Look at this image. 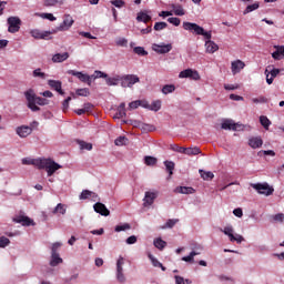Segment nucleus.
Returning <instances> with one entry per match:
<instances>
[{
  "label": "nucleus",
  "mask_w": 284,
  "mask_h": 284,
  "mask_svg": "<svg viewBox=\"0 0 284 284\" xmlns=\"http://www.w3.org/2000/svg\"><path fill=\"white\" fill-rule=\"evenodd\" d=\"M276 51L284 58V45H275Z\"/></svg>",
  "instance_id": "774afa93"
},
{
  "label": "nucleus",
  "mask_w": 284,
  "mask_h": 284,
  "mask_svg": "<svg viewBox=\"0 0 284 284\" xmlns=\"http://www.w3.org/2000/svg\"><path fill=\"white\" fill-rule=\"evenodd\" d=\"M265 74H266V83L268 85H272L274 83V79H276V77H278V74H281V70L272 69L271 71H268L266 69L265 70Z\"/></svg>",
  "instance_id": "ddd939ff"
},
{
  "label": "nucleus",
  "mask_w": 284,
  "mask_h": 284,
  "mask_svg": "<svg viewBox=\"0 0 284 284\" xmlns=\"http://www.w3.org/2000/svg\"><path fill=\"white\" fill-rule=\"evenodd\" d=\"M73 24L74 19H72L70 14H65L63 22L53 30H55V32H65V30H70V28H72Z\"/></svg>",
  "instance_id": "1a4fd4ad"
},
{
  "label": "nucleus",
  "mask_w": 284,
  "mask_h": 284,
  "mask_svg": "<svg viewBox=\"0 0 284 284\" xmlns=\"http://www.w3.org/2000/svg\"><path fill=\"white\" fill-rule=\"evenodd\" d=\"M133 52L135 54H139V57H148V51H145V49L143 47H135L133 49Z\"/></svg>",
  "instance_id": "ea45409f"
},
{
  "label": "nucleus",
  "mask_w": 284,
  "mask_h": 284,
  "mask_svg": "<svg viewBox=\"0 0 284 284\" xmlns=\"http://www.w3.org/2000/svg\"><path fill=\"white\" fill-rule=\"evenodd\" d=\"M17 134L20 135L21 139H26V136H30V134H32V128L20 126L17 129Z\"/></svg>",
  "instance_id": "4be33fe9"
},
{
  "label": "nucleus",
  "mask_w": 284,
  "mask_h": 284,
  "mask_svg": "<svg viewBox=\"0 0 284 284\" xmlns=\"http://www.w3.org/2000/svg\"><path fill=\"white\" fill-rule=\"evenodd\" d=\"M93 210L97 214H101V216H110V210H108V206L101 202H97L93 205Z\"/></svg>",
  "instance_id": "9b49d317"
},
{
  "label": "nucleus",
  "mask_w": 284,
  "mask_h": 284,
  "mask_svg": "<svg viewBox=\"0 0 284 284\" xmlns=\"http://www.w3.org/2000/svg\"><path fill=\"white\" fill-rule=\"evenodd\" d=\"M65 204L59 203L52 211V214H65Z\"/></svg>",
  "instance_id": "473e14b6"
},
{
  "label": "nucleus",
  "mask_w": 284,
  "mask_h": 284,
  "mask_svg": "<svg viewBox=\"0 0 284 284\" xmlns=\"http://www.w3.org/2000/svg\"><path fill=\"white\" fill-rule=\"evenodd\" d=\"M252 102L253 103H267V98H265V97L253 98Z\"/></svg>",
  "instance_id": "e2e57ef3"
},
{
  "label": "nucleus",
  "mask_w": 284,
  "mask_h": 284,
  "mask_svg": "<svg viewBox=\"0 0 284 284\" xmlns=\"http://www.w3.org/2000/svg\"><path fill=\"white\" fill-rule=\"evenodd\" d=\"M10 245V239L0 236V247H8Z\"/></svg>",
  "instance_id": "3c124183"
},
{
  "label": "nucleus",
  "mask_w": 284,
  "mask_h": 284,
  "mask_svg": "<svg viewBox=\"0 0 284 284\" xmlns=\"http://www.w3.org/2000/svg\"><path fill=\"white\" fill-rule=\"evenodd\" d=\"M197 154H201L199 146L186 148V156H197Z\"/></svg>",
  "instance_id": "a878e982"
},
{
  "label": "nucleus",
  "mask_w": 284,
  "mask_h": 284,
  "mask_svg": "<svg viewBox=\"0 0 284 284\" xmlns=\"http://www.w3.org/2000/svg\"><path fill=\"white\" fill-rule=\"evenodd\" d=\"M130 224L125 223L122 225H116L115 226V232H125V230H130Z\"/></svg>",
  "instance_id": "6e6d98bb"
},
{
  "label": "nucleus",
  "mask_w": 284,
  "mask_h": 284,
  "mask_svg": "<svg viewBox=\"0 0 284 284\" xmlns=\"http://www.w3.org/2000/svg\"><path fill=\"white\" fill-rule=\"evenodd\" d=\"M251 187H253V190H256V192H258V194H265V196H271V194H274V189L270 187L268 183L251 184Z\"/></svg>",
  "instance_id": "20e7f679"
},
{
  "label": "nucleus",
  "mask_w": 284,
  "mask_h": 284,
  "mask_svg": "<svg viewBox=\"0 0 284 284\" xmlns=\"http://www.w3.org/2000/svg\"><path fill=\"white\" fill-rule=\"evenodd\" d=\"M106 83L109 85H119V79H116V78H108L106 79Z\"/></svg>",
  "instance_id": "338daca9"
},
{
  "label": "nucleus",
  "mask_w": 284,
  "mask_h": 284,
  "mask_svg": "<svg viewBox=\"0 0 284 284\" xmlns=\"http://www.w3.org/2000/svg\"><path fill=\"white\" fill-rule=\"evenodd\" d=\"M70 59V53L64 52V53H55L52 57V62L53 63H63V61H68Z\"/></svg>",
  "instance_id": "6ab92c4d"
},
{
  "label": "nucleus",
  "mask_w": 284,
  "mask_h": 284,
  "mask_svg": "<svg viewBox=\"0 0 284 284\" xmlns=\"http://www.w3.org/2000/svg\"><path fill=\"white\" fill-rule=\"evenodd\" d=\"M68 74H71V77H77L79 81L82 83H88V85H92V75H88L83 72L75 71V70H69Z\"/></svg>",
  "instance_id": "0eeeda50"
},
{
  "label": "nucleus",
  "mask_w": 284,
  "mask_h": 284,
  "mask_svg": "<svg viewBox=\"0 0 284 284\" xmlns=\"http://www.w3.org/2000/svg\"><path fill=\"white\" fill-rule=\"evenodd\" d=\"M183 29L187 30L189 32H193L200 37H204L206 41H211L212 39V31H205L203 27L194 23V22H183Z\"/></svg>",
  "instance_id": "f03ea898"
},
{
  "label": "nucleus",
  "mask_w": 284,
  "mask_h": 284,
  "mask_svg": "<svg viewBox=\"0 0 284 284\" xmlns=\"http://www.w3.org/2000/svg\"><path fill=\"white\" fill-rule=\"evenodd\" d=\"M61 263H63V258H61L59 253H51L50 266L57 267V265H61Z\"/></svg>",
  "instance_id": "b1692460"
},
{
  "label": "nucleus",
  "mask_w": 284,
  "mask_h": 284,
  "mask_svg": "<svg viewBox=\"0 0 284 284\" xmlns=\"http://www.w3.org/2000/svg\"><path fill=\"white\" fill-rule=\"evenodd\" d=\"M176 192H179V194H192V192H194V189L190 186H180L176 189Z\"/></svg>",
  "instance_id": "f704fd0d"
},
{
  "label": "nucleus",
  "mask_w": 284,
  "mask_h": 284,
  "mask_svg": "<svg viewBox=\"0 0 284 284\" xmlns=\"http://www.w3.org/2000/svg\"><path fill=\"white\" fill-rule=\"evenodd\" d=\"M136 21L150 23V21H152V16L148 14V11H140L136 16Z\"/></svg>",
  "instance_id": "412c9836"
},
{
  "label": "nucleus",
  "mask_w": 284,
  "mask_h": 284,
  "mask_svg": "<svg viewBox=\"0 0 284 284\" xmlns=\"http://www.w3.org/2000/svg\"><path fill=\"white\" fill-rule=\"evenodd\" d=\"M125 141H128V139H125V136H119L115 139L114 143H115V145H125Z\"/></svg>",
  "instance_id": "680f3d73"
},
{
  "label": "nucleus",
  "mask_w": 284,
  "mask_h": 284,
  "mask_svg": "<svg viewBox=\"0 0 284 284\" xmlns=\"http://www.w3.org/2000/svg\"><path fill=\"white\" fill-rule=\"evenodd\" d=\"M221 128H222V130H233V132H236V130H239V128H241V124L234 123V121H232V120H225L222 123Z\"/></svg>",
  "instance_id": "2eb2a0df"
},
{
  "label": "nucleus",
  "mask_w": 284,
  "mask_h": 284,
  "mask_svg": "<svg viewBox=\"0 0 284 284\" xmlns=\"http://www.w3.org/2000/svg\"><path fill=\"white\" fill-rule=\"evenodd\" d=\"M116 45H120L121 48H128V39H125V38H120V39L116 41Z\"/></svg>",
  "instance_id": "052dcab7"
},
{
  "label": "nucleus",
  "mask_w": 284,
  "mask_h": 284,
  "mask_svg": "<svg viewBox=\"0 0 284 284\" xmlns=\"http://www.w3.org/2000/svg\"><path fill=\"white\" fill-rule=\"evenodd\" d=\"M164 165H165L166 172H169V175L172 176V174H174V168H175L174 162L166 160L164 161Z\"/></svg>",
  "instance_id": "c756f323"
},
{
  "label": "nucleus",
  "mask_w": 284,
  "mask_h": 284,
  "mask_svg": "<svg viewBox=\"0 0 284 284\" xmlns=\"http://www.w3.org/2000/svg\"><path fill=\"white\" fill-rule=\"evenodd\" d=\"M17 223H22V225H26L27 227H30V225H34V221L28 216H22L17 221Z\"/></svg>",
  "instance_id": "cd10ccee"
},
{
  "label": "nucleus",
  "mask_w": 284,
  "mask_h": 284,
  "mask_svg": "<svg viewBox=\"0 0 284 284\" xmlns=\"http://www.w3.org/2000/svg\"><path fill=\"white\" fill-rule=\"evenodd\" d=\"M8 32H11V34H14V32H19V30H21V19L18 17L8 18Z\"/></svg>",
  "instance_id": "6e6552de"
},
{
  "label": "nucleus",
  "mask_w": 284,
  "mask_h": 284,
  "mask_svg": "<svg viewBox=\"0 0 284 284\" xmlns=\"http://www.w3.org/2000/svg\"><path fill=\"white\" fill-rule=\"evenodd\" d=\"M173 10L176 17H183L185 14V10H183V7L181 6H173Z\"/></svg>",
  "instance_id": "37998d69"
},
{
  "label": "nucleus",
  "mask_w": 284,
  "mask_h": 284,
  "mask_svg": "<svg viewBox=\"0 0 284 284\" xmlns=\"http://www.w3.org/2000/svg\"><path fill=\"white\" fill-rule=\"evenodd\" d=\"M168 21L169 23H172V26H181V19L179 18H169Z\"/></svg>",
  "instance_id": "69168bd1"
},
{
  "label": "nucleus",
  "mask_w": 284,
  "mask_h": 284,
  "mask_svg": "<svg viewBox=\"0 0 284 284\" xmlns=\"http://www.w3.org/2000/svg\"><path fill=\"white\" fill-rule=\"evenodd\" d=\"M205 48H206V52H209V54H214V52H216L219 50V44H216L212 40H206Z\"/></svg>",
  "instance_id": "5701e85b"
},
{
  "label": "nucleus",
  "mask_w": 284,
  "mask_h": 284,
  "mask_svg": "<svg viewBox=\"0 0 284 284\" xmlns=\"http://www.w3.org/2000/svg\"><path fill=\"white\" fill-rule=\"evenodd\" d=\"M33 77H39L40 79H45V73L41 72V69H36L33 71Z\"/></svg>",
  "instance_id": "0e129e2a"
},
{
  "label": "nucleus",
  "mask_w": 284,
  "mask_h": 284,
  "mask_svg": "<svg viewBox=\"0 0 284 284\" xmlns=\"http://www.w3.org/2000/svg\"><path fill=\"white\" fill-rule=\"evenodd\" d=\"M159 197V191H146L144 193L143 206L150 207V205H154V201Z\"/></svg>",
  "instance_id": "423d86ee"
},
{
  "label": "nucleus",
  "mask_w": 284,
  "mask_h": 284,
  "mask_svg": "<svg viewBox=\"0 0 284 284\" xmlns=\"http://www.w3.org/2000/svg\"><path fill=\"white\" fill-rule=\"evenodd\" d=\"M223 234H225V236H229L231 243H243V241H245V239L242 235L235 234L234 235V227H232V225H227L222 230Z\"/></svg>",
  "instance_id": "7ed1b4c3"
},
{
  "label": "nucleus",
  "mask_w": 284,
  "mask_h": 284,
  "mask_svg": "<svg viewBox=\"0 0 284 284\" xmlns=\"http://www.w3.org/2000/svg\"><path fill=\"white\" fill-rule=\"evenodd\" d=\"M79 145H80V150H92V143H88L85 141H78Z\"/></svg>",
  "instance_id": "c03bdc74"
},
{
  "label": "nucleus",
  "mask_w": 284,
  "mask_h": 284,
  "mask_svg": "<svg viewBox=\"0 0 284 284\" xmlns=\"http://www.w3.org/2000/svg\"><path fill=\"white\" fill-rule=\"evenodd\" d=\"M150 110L153 112H159L161 110V100H155L151 103Z\"/></svg>",
  "instance_id": "58836bf2"
},
{
  "label": "nucleus",
  "mask_w": 284,
  "mask_h": 284,
  "mask_svg": "<svg viewBox=\"0 0 284 284\" xmlns=\"http://www.w3.org/2000/svg\"><path fill=\"white\" fill-rule=\"evenodd\" d=\"M248 145L253 150H256V148H261L263 145V140L261 138H251L248 140Z\"/></svg>",
  "instance_id": "393cba45"
},
{
  "label": "nucleus",
  "mask_w": 284,
  "mask_h": 284,
  "mask_svg": "<svg viewBox=\"0 0 284 284\" xmlns=\"http://www.w3.org/2000/svg\"><path fill=\"white\" fill-rule=\"evenodd\" d=\"M61 243L60 242H55L53 243L52 247H51V254H59L58 251H59V247H61Z\"/></svg>",
  "instance_id": "bf43d9fd"
},
{
  "label": "nucleus",
  "mask_w": 284,
  "mask_h": 284,
  "mask_svg": "<svg viewBox=\"0 0 284 284\" xmlns=\"http://www.w3.org/2000/svg\"><path fill=\"white\" fill-rule=\"evenodd\" d=\"M273 221H275V223H284V214L283 213L275 214L273 216Z\"/></svg>",
  "instance_id": "4d7b16f0"
},
{
  "label": "nucleus",
  "mask_w": 284,
  "mask_h": 284,
  "mask_svg": "<svg viewBox=\"0 0 284 284\" xmlns=\"http://www.w3.org/2000/svg\"><path fill=\"white\" fill-rule=\"evenodd\" d=\"M48 85H50V88L52 90H55V92H58V94H61L62 97H63V94H65V92L62 89L61 81H59V80H49Z\"/></svg>",
  "instance_id": "4468645a"
},
{
  "label": "nucleus",
  "mask_w": 284,
  "mask_h": 284,
  "mask_svg": "<svg viewBox=\"0 0 284 284\" xmlns=\"http://www.w3.org/2000/svg\"><path fill=\"white\" fill-rule=\"evenodd\" d=\"M50 34H57V30L53 29L52 31L41 32L40 30L36 29L31 31V36L33 37V39H48Z\"/></svg>",
  "instance_id": "f8f14e48"
},
{
  "label": "nucleus",
  "mask_w": 284,
  "mask_h": 284,
  "mask_svg": "<svg viewBox=\"0 0 284 284\" xmlns=\"http://www.w3.org/2000/svg\"><path fill=\"white\" fill-rule=\"evenodd\" d=\"M116 278L119 283H125V275H123V270H116Z\"/></svg>",
  "instance_id": "603ef678"
},
{
  "label": "nucleus",
  "mask_w": 284,
  "mask_h": 284,
  "mask_svg": "<svg viewBox=\"0 0 284 284\" xmlns=\"http://www.w3.org/2000/svg\"><path fill=\"white\" fill-rule=\"evenodd\" d=\"M199 172L203 181H212V179H214V173H212L211 171L200 170Z\"/></svg>",
  "instance_id": "bb28decb"
},
{
  "label": "nucleus",
  "mask_w": 284,
  "mask_h": 284,
  "mask_svg": "<svg viewBox=\"0 0 284 284\" xmlns=\"http://www.w3.org/2000/svg\"><path fill=\"white\" fill-rule=\"evenodd\" d=\"M260 123L265 130H270V125H272V122L265 115L260 116Z\"/></svg>",
  "instance_id": "2f4dec72"
},
{
  "label": "nucleus",
  "mask_w": 284,
  "mask_h": 284,
  "mask_svg": "<svg viewBox=\"0 0 284 284\" xmlns=\"http://www.w3.org/2000/svg\"><path fill=\"white\" fill-rule=\"evenodd\" d=\"M152 50L158 54H168V52H172V44H153Z\"/></svg>",
  "instance_id": "9d476101"
},
{
  "label": "nucleus",
  "mask_w": 284,
  "mask_h": 284,
  "mask_svg": "<svg viewBox=\"0 0 284 284\" xmlns=\"http://www.w3.org/2000/svg\"><path fill=\"white\" fill-rule=\"evenodd\" d=\"M179 223V219L168 220L165 223V227L172 229Z\"/></svg>",
  "instance_id": "13d9d810"
},
{
  "label": "nucleus",
  "mask_w": 284,
  "mask_h": 284,
  "mask_svg": "<svg viewBox=\"0 0 284 284\" xmlns=\"http://www.w3.org/2000/svg\"><path fill=\"white\" fill-rule=\"evenodd\" d=\"M70 101H72L71 97H68L63 102H62V110L63 112H68V108H70Z\"/></svg>",
  "instance_id": "864d4df0"
},
{
  "label": "nucleus",
  "mask_w": 284,
  "mask_h": 284,
  "mask_svg": "<svg viewBox=\"0 0 284 284\" xmlns=\"http://www.w3.org/2000/svg\"><path fill=\"white\" fill-rule=\"evenodd\" d=\"M111 6H114V8H123L125 6V1L123 0H111Z\"/></svg>",
  "instance_id": "8fccbe9b"
},
{
  "label": "nucleus",
  "mask_w": 284,
  "mask_h": 284,
  "mask_svg": "<svg viewBox=\"0 0 284 284\" xmlns=\"http://www.w3.org/2000/svg\"><path fill=\"white\" fill-rule=\"evenodd\" d=\"M57 170H61V165L54 161H50L49 165L47 166V174L48 176H52Z\"/></svg>",
  "instance_id": "aec40b11"
},
{
  "label": "nucleus",
  "mask_w": 284,
  "mask_h": 284,
  "mask_svg": "<svg viewBox=\"0 0 284 284\" xmlns=\"http://www.w3.org/2000/svg\"><path fill=\"white\" fill-rule=\"evenodd\" d=\"M156 162H158V160L154 156L146 155L144 158L145 165H156Z\"/></svg>",
  "instance_id": "a19ab883"
},
{
  "label": "nucleus",
  "mask_w": 284,
  "mask_h": 284,
  "mask_svg": "<svg viewBox=\"0 0 284 284\" xmlns=\"http://www.w3.org/2000/svg\"><path fill=\"white\" fill-rule=\"evenodd\" d=\"M92 79H108V74L102 71H94V74L91 75V81Z\"/></svg>",
  "instance_id": "a18cd8bd"
},
{
  "label": "nucleus",
  "mask_w": 284,
  "mask_h": 284,
  "mask_svg": "<svg viewBox=\"0 0 284 284\" xmlns=\"http://www.w3.org/2000/svg\"><path fill=\"white\" fill-rule=\"evenodd\" d=\"M260 4L258 2H255L253 4H250L246 7V9L244 10V14H250V12H254V10H258Z\"/></svg>",
  "instance_id": "e433bc0d"
},
{
  "label": "nucleus",
  "mask_w": 284,
  "mask_h": 284,
  "mask_svg": "<svg viewBox=\"0 0 284 284\" xmlns=\"http://www.w3.org/2000/svg\"><path fill=\"white\" fill-rule=\"evenodd\" d=\"M153 244L158 250H163L165 245H168V242L163 241L162 239H156L154 240Z\"/></svg>",
  "instance_id": "c9c22d12"
},
{
  "label": "nucleus",
  "mask_w": 284,
  "mask_h": 284,
  "mask_svg": "<svg viewBox=\"0 0 284 284\" xmlns=\"http://www.w3.org/2000/svg\"><path fill=\"white\" fill-rule=\"evenodd\" d=\"M243 68H245V62H243L242 60H236L231 63V70L233 74H239V72H241Z\"/></svg>",
  "instance_id": "f3484780"
},
{
  "label": "nucleus",
  "mask_w": 284,
  "mask_h": 284,
  "mask_svg": "<svg viewBox=\"0 0 284 284\" xmlns=\"http://www.w3.org/2000/svg\"><path fill=\"white\" fill-rule=\"evenodd\" d=\"M165 28H168V24L165 22H155V24H154V30L156 32H159L161 30H165Z\"/></svg>",
  "instance_id": "09e8293b"
},
{
  "label": "nucleus",
  "mask_w": 284,
  "mask_h": 284,
  "mask_svg": "<svg viewBox=\"0 0 284 284\" xmlns=\"http://www.w3.org/2000/svg\"><path fill=\"white\" fill-rule=\"evenodd\" d=\"M176 90V87L174 84H165L162 88V94H172Z\"/></svg>",
  "instance_id": "72a5a7b5"
},
{
  "label": "nucleus",
  "mask_w": 284,
  "mask_h": 284,
  "mask_svg": "<svg viewBox=\"0 0 284 284\" xmlns=\"http://www.w3.org/2000/svg\"><path fill=\"white\" fill-rule=\"evenodd\" d=\"M24 97L27 100V106L31 112H40L41 108H39V105H48L50 103V100L38 97L32 89L27 90L24 92Z\"/></svg>",
  "instance_id": "f257e3e1"
},
{
  "label": "nucleus",
  "mask_w": 284,
  "mask_h": 284,
  "mask_svg": "<svg viewBox=\"0 0 284 284\" xmlns=\"http://www.w3.org/2000/svg\"><path fill=\"white\" fill-rule=\"evenodd\" d=\"M79 199L80 201H85L88 199H92V201H97V199H99V195L90 190H83Z\"/></svg>",
  "instance_id": "dca6fc26"
},
{
  "label": "nucleus",
  "mask_w": 284,
  "mask_h": 284,
  "mask_svg": "<svg viewBox=\"0 0 284 284\" xmlns=\"http://www.w3.org/2000/svg\"><path fill=\"white\" fill-rule=\"evenodd\" d=\"M141 130L142 132H154L156 128L152 124H142Z\"/></svg>",
  "instance_id": "de8ad7c7"
},
{
  "label": "nucleus",
  "mask_w": 284,
  "mask_h": 284,
  "mask_svg": "<svg viewBox=\"0 0 284 284\" xmlns=\"http://www.w3.org/2000/svg\"><path fill=\"white\" fill-rule=\"evenodd\" d=\"M57 3H63V0H45L44 1V6H47V8L57 6Z\"/></svg>",
  "instance_id": "5fc2aeb1"
},
{
  "label": "nucleus",
  "mask_w": 284,
  "mask_h": 284,
  "mask_svg": "<svg viewBox=\"0 0 284 284\" xmlns=\"http://www.w3.org/2000/svg\"><path fill=\"white\" fill-rule=\"evenodd\" d=\"M149 258H150L153 267H162V263L159 262V260H156L154 255L149 253Z\"/></svg>",
  "instance_id": "49530a36"
},
{
  "label": "nucleus",
  "mask_w": 284,
  "mask_h": 284,
  "mask_svg": "<svg viewBox=\"0 0 284 284\" xmlns=\"http://www.w3.org/2000/svg\"><path fill=\"white\" fill-rule=\"evenodd\" d=\"M51 159H34V165L39 170H48V165H50Z\"/></svg>",
  "instance_id": "a211bd4d"
},
{
  "label": "nucleus",
  "mask_w": 284,
  "mask_h": 284,
  "mask_svg": "<svg viewBox=\"0 0 284 284\" xmlns=\"http://www.w3.org/2000/svg\"><path fill=\"white\" fill-rule=\"evenodd\" d=\"M199 252L192 251L187 256L182 257L185 263H194V256H199Z\"/></svg>",
  "instance_id": "7c9ffc66"
},
{
  "label": "nucleus",
  "mask_w": 284,
  "mask_h": 284,
  "mask_svg": "<svg viewBox=\"0 0 284 284\" xmlns=\"http://www.w3.org/2000/svg\"><path fill=\"white\" fill-rule=\"evenodd\" d=\"M125 116V103H121L118 108V112L115 113L116 119H123Z\"/></svg>",
  "instance_id": "c85d7f7f"
},
{
  "label": "nucleus",
  "mask_w": 284,
  "mask_h": 284,
  "mask_svg": "<svg viewBox=\"0 0 284 284\" xmlns=\"http://www.w3.org/2000/svg\"><path fill=\"white\" fill-rule=\"evenodd\" d=\"M141 79L138 78L135 74H126L121 78V85L122 88H132L135 83H139Z\"/></svg>",
  "instance_id": "39448f33"
},
{
  "label": "nucleus",
  "mask_w": 284,
  "mask_h": 284,
  "mask_svg": "<svg viewBox=\"0 0 284 284\" xmlns=\"http://www.w3.org/2000/svg\"><path fill=\"white\" fill-rule=\"evenodd\" d=\"M75 94H77L78 97H90V89H87V88H84V89H78V90L75 91Z\"/></svg>",
  "instance_id": "79ce46f5"
},
{
  "label": "nucleus",
  "mask_w": 284,
  "mask_h": 284,
  "mask_svg": "<svg viewBox=\"0 0 284 284\" xmlns=\"http://www.w3.org/2000/svg\"><path fill=\"white\" fill-rule=\"evenodd\" d=\"M192 71H193L192 69H185V70L181 71L179 74L180 79H191Z\"/></svg>",
  "instance_id": "4c0bfd02"
}]
</instances>
